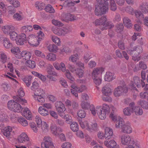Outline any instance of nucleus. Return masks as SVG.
<instances>
[{"label": "nucleus", "mask_w": 148, "mask_h": 148, "mask_svg": "<svg viewBox=\"0 0 148 148\" xmlns=\"http://www.w3.org/2000/svg\"><path fill=\"white\" fill-rule=\"evenodd\" d=\"M108 0H97V5L95 10V14L100 16L106 13L108 10Z\"/></svg>", "instance_id": "f257e3e1"}, {"label": "nucleus", "mask_w": 148, "mask_h": 148, "mask_svg": "<svg viewBox=\"0 0 148 148\" xmlns=\"http://www.w3.org/2000/svg\"><path fill=\"white\" fill-rule=\"evenodd\" d=\"M119 120L117 121L115 125L116 128H119L121 127L122 131L124 133L130 134L132 132V130L129 123L125 124L123 121V119L121 118H118Z\"/></svg>", "instance_id": "f03ea898"}, {"label": "nucleus", "mask_w": 148, "mask_h": 148, "mask_svg": "<svg viewBox=\"0 0 148 148\" xmlns=\"http://www.w3.org/2000/svg\"><path fill=\"white\" fill-rule=\"evenodd\" d=\"M34 99L40 103H42L45 101V96L43 93L44 91L41 88H38L36 89L34 91Z\"/></svg>", "instance_id": "7ed1b4c3"}, {"label": "nucleus", "mask_w": 148, "mask_h": 148, "mask_svg": "<svg viewBox=\"0 0 148 148\" xmlns=\"http://www.w3.org/2000/svg\"><path fill=\"white\" fill-rule=\"evenodd\" d=\"M25 93L22 88H20L18 91V97L14 96V99L15 101H17L19 103L21 104H23L27 102V101L25 99L21 98L24 95Z\"/></svg>", "instance_id": "20e7f679"}, {"label": "nucleus", "mask_w": 148, "mask_h": 148, "mask_svg": "<svg viewBox=\"0 0 148 148\" xmlns=\"http://www.w3.org/2000/svg\"><path fill=\"white\" fill-rule=\"evenodd\" d=\"M121 142L122 145H128L129 144L134 145L135 143L134 139L128 135L124 134L121 136Z\"/></svg>", "instance_id": "39448f33"}, {"label": "nucleus", "mask_w": 148, "mask_h": 148, "mask_svg": "<svg viewBox=\"0 0 148 148\" xmlns=\"http://www.w3.org/2000/svg\"><path fill=\"white\" fill-rule=\"evenodd\" d=\"M42 148H54L51 138L49 136H45L43 139V142L41 144Z\"/></svg>", "instance_id": "423d86ee"}, {"label": "nucleus", "mask_w": 148, "mask_h": 148, "mask_svg": "<svg viewBox=\"0 0 148 148\" xmlns=\"http://www.w3.org/2000/svg\"><path fill=\"white\" fill-rule=\"evenodd\" d=\"M127 88L125 85L118 86L114 89V94L115 97H118L124 93H127Z\"/></svg>", "instance_id": "0eeeda50"}, {"label": "nucleus", "mask_w": 148, "mask_h": 148, "mask_svg": "<svg viewBox=\"0 0 148 148\" xmlns=\"http://www.w3.org/2000/svg\"><path fill=\"white\" fill-rule=\"evenodd\" d=\"M10 119L13 122H15V120H17L18 122L23 126H26L28 125V123L26 119L22 117L18 118L16 116V114H11Z\"/></svg>", "instance_id": "6e6552de"}, {"label": "nucleus", "mask_w": 148, "mask_h": 148, "mask_svg": "<svg viewBox=\"0 0 148 148\" xmlns=\"http://www.w3.org/2000/svg\"><path fill=\"white\" fill-rule=\"evenodd\" d=\"M134 82L135 84L132 82L130 84V87L131 90H136L138 91V90L136 88L135 85L138 88L140 87V81L139 77L138 76H135L133 78Z\"/></svg>", "instance_id": "1a4fd4ad"}, {"label": "nucleus", "mask_w": 148, "mask_h": 148, "mask_svg": "<svg viewBox=\"0 0 148 148\" xmlns=\"http://www.w3.org/2000/svg\"><path fill=\"white\" fill-rule=\"evenodd\" d=\"M55 105L58 114L61 116L66 110L64 104L60 101H58L56 102Z\"/></svg>", "instance_id": "9d476101"}, {"label": "nucleus", "mask_w": 148, "mask_h": 148, "mask_svg": "<svg viewBox=\"0 0 148 148\" xmlns=\"http://www.w3.org/2000/svg\"><path fill=\"white\" fill-rule=\"evenodd\" d=\"M27 41L29 45L33 46H36L39 43V40H38V39L33 34L29 36Z\"/></svg>", "instance_id": "9b49d317"}, {"label": "nucleus", "mask_w": 148, "mask_h": 148, "mask_svg": "<svg viewBox=\"0 0 148 148\" xmlns=\"http://www.w3.org/2000/svg\"><path fill=\"white\" fill-rule=\"evenodd\" d=\"M52 31L54 34L59 36H64L69 32V30L66 28L62 29L57 27L53 28Z\"/></svg>", "instance_id": "f8f14e48"}, {"label": "nucleus", "mask_w": 148, "mask_h": 148, "mask_svg": "<svg viewBox=\"0 0 148 148\" xmlns=\"http://www.w3.org/2000/svg\"><path fill=\"white\" fill-rule=\"evenodd\" d=\"M102 110L101 106H97L96 107V112L99 118L103 120L106 117V114L107 113Z\"/></svg>", "instance_id": "ddd939ff"}, {"label": "nucleus", "mask_w": 148, "mask_h": 148, "mask_svg": "<svg viewBox=\"0 0 148 148\" xmlns=\"http://www.w3.org/2000/svg\"><path fill=\"white\" fill-rule=\"evenodd\" d=\"M111 86L109 84L105 85L102 89V93L106 96H109L112 93Z\"/></svg>", "instance_id": "4468645a"}, {"label": "nucleus", "mask_w": 148, "mask_h": 148, "mask_svg": "<svg viewBox=\"0 0 148 148\" xmlns=\"http://www.w3.org/2000/svg\"><path fill=\"white\" fill-rule=\"evenodd\" d=\"M18 140L19 143H25L29 140V138L26 133L23 132L18 136Z\"/></svg>", "instance_id": "2eb2a0df"}, {"label": "nucleus", "mask_w": 148, "mask_h": 148, "mask_svg": "<svg viewBox=\"0 0 148 148\" xmlns=\"http://www.w3.org/2000/svg\"><path fill=\"white\" fill-rule=\"evenodd\" d=\"M115 78L114 74L110 71L106 72L104 76L105 80L108 82L111 81Z\"/></svg>", "instance_id": "dca6fc26"}, {"label": "nucleus", "mask_w": 148, "mask_h": 148, "mask_svg": "<svg viewBox=\"0 0 148 148\" xmlns=\"http://www.w3.org/2000/svg\"><path fill=\"white\" fill-rule=\"evenodd\" d=\"M104 71V69L102 67L97 68L95 69L92 73V77H97L98 75H101Z\"/></svg>", "instance_id": "f3484780"}, {"label": "nucleus", "mask_w": 148, "mask_h": 148, "mask_svg": "<svg viewBox=\"0 0 148 148\" xmlns=\"http://www.w3.org/2000/svg\"><path fill=\"white\" fill-rule=\"evenodd\" d=\"M113 134L112 129L109 127H106L105 129L104 137L108 139L110 138Z\"/></svg>", "instance_id": "a211bd4d"}, {"label": "nucleus", "mask_w": 148, "mask_h": 148, "mask_svg": "<svg viewBox=\"0 0 148 148\" xmlns=\"http://www.w3.org/2000/svg\"><path fill=\"white\" fill-rule=\"evenodd\" d=\"M107 21L106 16H101L99 19H96L95 21V24L96 25H103Z\"/></svg>", "instance_id": "6ab92c4d"}, {"label": "nucleus", "mask_w": 148, "mask_h": 148, "mask_svg": "<svg viewBox=\"0 0 148 148\" xmlns=\"http://www.w3.org/2000/svg\"><path fill=\"white\" fill-rule=\"evenodd\" d=\"M104 143L106 147L110 148H114L117 144L116 141L113 140L105 141Z\"/></svg>", "instance_id": "aec40b11"}, {"label": "nucleus", "mask_w": 148, "mask_h": 148, "mask_svg": "<svg viewBox=\"0 0 148 148\" xmlns=\"http://www.w3.org/2000/svg\"><path fill=\"white\" fill-rule=\"evenodd\" d=\"M22 113L23 115L27 119L29 120L31 119L32 113L28 108H25Z\"/></svg>", "instance_id": "412c9836"}, {"label": "nucleus", "mask_w": 148, "mask_h": 148, "mask_svg": "<svg viewBox=\"0 0 148 148\" xmlns=\"http://www.w3.org/2000/svg\"><path fill=\"white\" fill-rule=\"evenodd\" d=\"M14 27L11 25H8L4 26L2 29L3 32L5 34H9L12 31L14 30Z\"/></svg>", "instance_id": "4be33fe9"}, {"label": "nucleus", "mask_w": 148, "mask_h": 148, "mask_svg": "<svg viewBox=\"0 0 148 148\" xmlns=\"http://www.w3.org/2000/svg\"><path fill=\"white\" fill-rule=\"evenodd\" d=\"M12 130V128L11 127L9 126H7L5 127L2 130L3 134L7 137L8 138L10 136V132Z\"/></svg>", "instance_id": "5701e85b"}, {"label": "nucleus", "mask_w": 148, "mask_h": 148, "mask_svg": "<svg viewBox=\"0 0 148 148\" xmlns=\"http://www.w3.org/2000/svg\"><path fill=\"white\" fill-rule=\"evenodd\" d=\"M80 2L79 0H78L76 1H72L67 0L64 2L63 5L65 7H70L74 6L76 4Z\"/></svg>", "instance_id": "b1692460"}, {"label": "nucleus", "mask_w": 148, "mask_h": 148, "mask_svg": "<svg viewBox=\"0 0 148 148\" xmlns=\"http://www.w3.org/2000/svg\"><path fill=\"white\" fill-rule=\"evenodd\" d=\"M22 58L25 60H29L31 57V53L26 51H23L20 53Z\"/></svg>", "instance_id": "393cba45"}, {"label": "nucleus", "mask_w": 148, "mask_h": 148, "mask_svg": "<svg viewBox=\"0 0 148 148\" xmlns=\"http://www.w3.org/2000/svg\"><path fill=\"white\" fill-rule=\"evenodd\" d=\"M114 27L113 24L110 22H107L104 23L100 27V29L102 30L106 29H111Z\"/></svg>", "instance_id": "a878e982"}, {"label": "nucleus", "mask_w": 148, "mask_h": 148, "mask_svg": "<svg viewBox=\"0 0 148 148\" xmlns=\"http://www.w3.org/2000/svg\"><path fill=\"white\" fill-rule=\"evenodd\" d=\"M33 29L32 26L31 25L24 26L22 27L21 28V31L26 34H28Z\"/></svg>", "instance_id": "bb28decb"}, {"label": "nucleus", "mask_w": 148, "mask_h": 148, "mask_svg": "<svg viewBox=\"0 0 148 148\" xmlns=\"http://www.w3.org/2000/svg\"><path fill=\"white\" fill-rule=\"evenodd\" d=\"M140 8L143 13L146 14L148 13V3H142L140 5Z\"/></svg>", "instance_id": "cd10ccee"}, {"label": "nucleus", "mask_w": 148, "mask_h": 148, "mask_svg": "<svg viewBox=\"0 0 148 148\" xmlns=\"http://www.w3.org/2000/svg\"><path fill=\"white\" fill-rule=\"evenodd\" d=\"M3 44L4 47L6 48H11L13 46L12 43L9 39L7 38H5L3 40Z\"/></svg>", "instance_id": "c85d7f7f"}, {"label": "nucleus", "mask_w": 148, "mask_h": 148, "mask_svg": "<svg viewBox=\"0 0 148 148\" xmlns=\"http://www.w3.org/2000/svg\"><path fill=\"white\" fill-rule=\"evenodd\" d=\"M112 111L111 114L110 115V117L112 120L114 121H116L117 119V116L115 114L116 112V108L113 106L111 108Z\"/></svg>", "instance_id": "c756f323"}, {"label": "nucleus", "mask_w": 148, "mask_h": 148, "mask_svg": "<svg viewBox=\"0 0 148 148\" xmlns=\"http://www.w3.org/2000/svg\"><path fill=\"white\" fill-rule=\"evenodd\" d=\"M123 23L125 26L127 28L132 27V24L130 19L127 17H125L123 19Z\"/></svg>", "instance_id": "7c9ffc66"}, {"label": "nucleus", "mask_w": 148, "mask_h": 148, "mask_svg": "<svg viewBox=\"0 0 148 148\" xmlns=\"http://www.w3.org/2000/svg\"><path fill=\"white\" fill-rule=\"evenodd\" d=\"M17 101L16 102L14 106V108L13 109V111L15 112H21L23 108L18 103H17Z\"/></svg>", "instance_id": "2f4dec72"}, {"label": "nucleus", "mask_w": 148, "mask_h": 148, "mask_svg": "<svg viewBox=\"0 0 148 148\" xmlns=\"http://www.w3.org/2000/svg\"><path fill=\"white\" fill-rule=\"evenodd\" d=\"M89 126L88 131L90 132L97 130L98 127L97 123H92Z\"/></svg>", "instance_id": "473e14b6"}, {"label": "nucleus", "mask_w": 148, "mask_h": 148, "mask_svg": "<svg viewBox=\"0 0 148 148\" xmlns=\"http://www.w3.org/2000/svg\"><path fill=\"white\" fill-rule=\"evenodd\" d=\"M39 112L42 115L44 116H46L49 114L48 111L43 108V107L40 106L38 108Z\"/></svg>", "instance_id": "72a5a7b5"}, {"label": "nucleus", "mask_w": 148, "mask_h": 148, "mask_svg": "<svg viewBox=\"0 0 148 148\" xmlns=\"http://www.w3.org/2000/svg\"><path fill=\"white\" fill-rule=\"evenodd\" d=\"M71 87L73 89H71V92L72 94L76 97H78V95L77 93V90H79V88L76 86L75 85H72Z\"/></svg>", "instance_id": "f704fd0d"}, {"label": "nucleus", "mask_w": 148, "mask_h": 148, "mask_svg": "<svg viewBox=\"0 0 148 148\" xmlns=\"http://www.w3.org/2000/svg\"><path fill=\"white\" fill-rule=\"evenodd\" d=\"M10 4H12L13 7L17 8L20 6V3L18 0H7Z\"/></svg>", "instance_id": "c9c22d12"}, {"label": "nucleus", "mask_w": 148, "mask_h": 148, "mask_svg": "<svg viewBox=\"0 0 148 148\" xmlns=\"http://www.w3.org/2000/svg\"><path fill=\"white\" fill-rule=\"evenodd\" d=\"M32 73L35 76L38 77L40 79L43 81H44L46 80V77H45L40 73H39L35 71L33 72Z\"/></svg>", "instance_id": "e433bc0d"}, {"label": "nucleus", "mask_w": 148, "mask_h": 148, "mask_svg": "<svg viewBox=\"0 0 148 148\" xmlns=\"http://www.w3.org/2000/svg\"><path fill=\"white\" fill-rule=\"evenodd\" d=\"M45 10L47 12L50 13H54L55 12L53 8L50 4L47 5L46 6Z\"/></svg>", "instance_id": "4c0bfd02"}, {"label": "nucleus", "mask_w": 148, "mask_h": 148, "mask_svg": "<svg viewBox=\"0 0 148 148\" xmlns=\"http://www.w3.org/2000/svg\"><path fill=\"white\" fill-rule=\"evenodd\" d=\"M25 64L27 66L32 69H33L36 66L35 62L30 60H27Z\"/></svg>", "instance_id": "58836bf2"}, {"label": "nucleus", "mask_w": 148, "mask_h": 148, "mask_svg": "<svg viewBox=\"0 0 148 148\" xmlns=\"http://www.w3.org/2000/svg\"><path fill=\"white\" fill-rule=\"evenodd\" d=\"M47 48L50 51L56 53L58 50L57 47L54 44L50 45Z\"/></svg>", "instance_id": "ea45409f"}, {"label": "nucleus", "mask_w": 148, "mask_h": 148, "mask_svg": "<svg viewBox=\"0 0 148 148\" xmlns=\"http://www.w3.org/2000/svg\"><path fill=\"white\" fill-rule=\"evenodd\" d=\"M137 51L138 55L141 53L143 51V49L141 46H139L138 47H134L133 48H130V51L133 52L134 51Z\"/></svg>", "instance_id": "a19ab883"}, {"label": "nucleus", "mask_w": 148, "mask_h": 148, "mask_svg": "<svg viewBox=\"0 0 148 148\" xmlns=\"http://www.w3.org/2000/svg\"><path fill=\"white\" fill-rule=\"evenodd\" d=\"M46 58L49 60L53 61L56 60V56L54 53H49L47 56Z\"/></svg>", "instance_id": "79ce46f5"}, {"label": "nucleus", "mask_w": 148, "mask_h": 148, "mask_svg": "<svg viewBox=\"0 0 148 148\" xmlns=\"http://www.w3.org/2000/svg\"><path fill=\"white\" fill-rule=\"evenodd\" d=\"M136 115H141L143 113V111L141 108L138 106L135 107V109L133 110Z\"/></svg>", "instance_id": "37998d69"}, {"label": "nucleus", "mask_w": 148, "mask_h": 148, "mask_svg": "<svg viewBox=\"0 0 148 148\" xmlns=\"http://www.w3.org/2000/svg\"><path fill=\"white\" fill-rule=\"evenodd\" d=\"M71 130L73 132H77L78 130V125L76 123L73 122L70 125Z\"/></svg>", "instance_id": "c03bdc74"}, {"label": "nucleus", "mask_w": 148, "mask_h": 148, "mask_svg": "<svg viewBox=\"0 0 148 148\" xmlns=\"http://www.w3.org/2000/svg\"><path fill=\"white\" fill-rule=\"evenodd\" d=\"M138 104L142 108L146 109H148V103L146 101L140 100L138 102Z\"/></svg>", "instance_id": "a18cd8bd"}, {"label": "nucleus", "mask_w": 148, "mask_h": 148, "mask_svg": "<svg viewBox=\"0 0 148 148\" xmlns=\"http://www.w3.org/2000/svg\"><path fill=\"white\" fill-rule=\"evenodd\" d=\"M79 123L81 127L82 128H84L88 130L89 125L87 121H85L83 122L82 121H80Z\"/></svg>", "instance_id": "49530a36"}, {"label": "nucleus", "mask_w": 148, "mask_h": 148, "mask_svg": "<svg viewBox=\"0 0 148 148\" xmlns=\"http://www.w3.org/2000/svg\"><path fill=\"white\" fill-rule=\"evenodd\" d=\"M78 59V55L76 53L71 55L69 58V60L73 62H75Z\"/></svg>", "instance_id": "de8ad7c7"}, {"label": "nucleus", "mask_w": 148, "mask_h": 148, "mask_svg": "<svg viewBox=\"0 0 148 148\" xmlns=\"http://www.w3.org/2000/svg\"><path fill=\"white\" fill-rule=\"evenodd\" d=\"M44 4L41 1H36L35 3L36 7L39 10H42L43 8Z\"/></svg>", "instance_id": "09e8293b"}, {"label": "nucleus", "mask_w": 148, "mask_h": 148, "mask_svg": "<svg viewBox=\"0 0 148 148\" xmlns=\"http://www.w3.org/2000/svg\"><path fill=\"white\" fill-rule=\"evenodd\" d=\"M51 38L53 42L58 45H60L61 41L60 38L55 36H51Z\"/></svg>", "instance_id": "8fccbe9b"}, {"label": "nucleus", "mask_w": 148, "mask_h": 148, "mask_svg": "<svg viewBox=\"0 0 148 148\" xmlns=\"http://www.w3.org/2000/svg\"><path fill=\"white\" fill-rule=\"evenodd\" d=\"M8 116L1 112L0 113V121L3 122H5L8 119Z\"/></svg>", "instance_id": "3c124183"}, {"label": "nucleus", "mask_w": 148, "mask_h": 148, "mask_svg": "<svg viewBox=\"0 0 148 148\" xmlns=\"http://www.w3.org/2000/svg\"><path fill=\"white\" fill-rule=\"evenodd\" d=\"M65 74L66 77L69 79L72 82L74 81V78L71 75V74L69 70L67 69L66 70Z\"/></svg>", "instance_id": "603ef678"}, {"label": "nucleus", "mask_w": 148, "mask_h": 148, "mask_svg": "<svg viewBox=\"0 0 148 148\" xmlns=\"http://www.w3.org/2000/svg\"><path fill=\"white\" fill-rule=\"evenodd\" d=\"M95 84L97 86H99L101 83L102 79L101 77H92Z\"/></svg>", "instance_id": "864d4df0"}, {"label": "nucleus", "mask_w": 148, "mask_h": 148, "mask_svg": "<svg viewBox=\"0 0 148 148\" xmlns=\"http://www.w3.org/2000/svg\"><path fill=\"white\" fill-rule=\"evenodd\" d=\"M32 77L29 76L28 77L24 78L23 81L25 83L26 85L28 87H29L31 84V81L32 80Z\"/></svg>", "instance_id": "5fc2aeb1"}, {"label": "nucleus", "mask_w": 148, "mask_h": 148, "mask_svg": "<svg viewBox=\"0 0 148 148\" xmlns=\"http://www.w3.org/2000/svg\"><path fill=\"white\" fill-rule=\"evenodd\" d=\"M135 16L138 20V22L141 23L140 20L143 18V14L141 11H137L135 13Z\"/></svg>", "instance_id": "6e6d98bb"}, {"label": "nucleus", "mask_w": 148, "mask_h": 148, "mask_svg": "<svg viewBox=\"0 0 148 148\" xmlns=\"http://www.w3.org/2000/svg\"><path fill=\"white\" fill-rule=\"evenodd\" d=\"M16 102L13 100H10L8 102V106L11 110L13 111Z\"/></svg>", "instance_id": "4d7b16f0"}, {"label": "nucleus", "mask_w": 148, "mask_h": 148, "mask_svg": "<svg viewBox=\"0 0 148 148\" xmlns=\"http://www.w3.org/2000/svg\"><path fill=\"white\" fill-rule=\"evenodd\" d=\"M110 9L113 11H115L116 9V6L114 0H110Z\"/></svg>", "instance_id": "13d9d810"}, {"label": "nucleus", "mask_w": 148, "mask_h": 148, "mask_svg": "<svg viewBox=\"0 0 148 148\" xmlns=\"http://www.w3.org/2000/svg\"><path fill=\"white\" fill-rule=\"evenodd\" d=\"M133 111L131 109L130 107H127L125 108L123 110V112L125 115L129 116L131 114V113Z\"/></svg>", "instance_id": "bf43d9fd"}, {"label": "nucleus", "mask_w": 148, "mask_h": 148, "mask_svg": "<svg viewBox=\"0 0 148 148\" xmlns=\"http://www.w3.org/2000/svg\"><path fill=\"white\" fill-rule=\"evenodd\" d=\"M35 121L38 127H40L42 125V120L40 117L38 115H36L35 117Z\"/></svg>", "instance_id": "052dcab7"}, {"label": "nucleus", "mask_w": 148, "mask_h": 148, "mask_svg": "<svg viewBox=\"0 0 148 148\" xmlns=\"http://www.w3.org/2000/svg\"><path fill=\"white\" fill-rule=\"evenodd\" d=\"M101 108L102 110L106 112L107 114H108L110 112V108L109 106L106 104H104L103 105V106Z\"/></svg>", "instance_id": "680f3d73"}, {"label": "nucleus", "mask_w": 148, "mask_h": 148, "mask_svg": "<svg viewBox=\"0 0 148 148\" xmlns=\"http://www.w3.org/2000/svg\"><path fill=\"white\" fill-rule=\"evenodd\" d=\"M77 116L79 117L83 118H84L86 115V113L85 112L82 110H79L77 112Z\"/></svg>", "instance_id": "e2e57ef3"}, {"label": "nucleus", "mask_w": 148, "mask_h": 148, "mask_svg": "<svg viewBox=\"0 0 148 148\" xmlns=\"http://www.w3.org/2000/svg\"><path fill=\"white\" fill-rule=\"evenodd\" d=\"M34 53L37 56L40 57L42 58H45V56L44 54L42 53L40 50H36L35 51Z\"/></svg>", "instance_id": "0e129e2a"}, {"label": "nucleus", "mask_w": 148, "mask_h": 148, "mask_svg": "<svg viewBox=\"0 0 148 148\" xmlns=\"http://www.w3.org/2000/svg\"><path fill=\"white\" fill-rule=\"evenodd\" d=\"M10 39L13 40H16L18 36L17 34L15 32H11L10 34Z\"/></svg>", "instance_id": "69168bd1"}, {"label": "nucleus", "mask_w": 148, "mask_h": 148, "mask_svg": "<svg viewBox=\"0 0 148 148\" xmlns=\"http://www.w3.org/2000/svg\"><path fill=\"white\" fill-rule=\"evenodd\" d=\"M116 30L118 33H120L123 29L124 27L123 24L122 23H119L116 26Z\"/></svg>", "instance_id": "338daca9"}, {"label": "nucleus", "mask_w": 148, "mask_h": 148, "mask_svg": "<svg viewBox=\"0 0 148 148\" xmlns=\"http://www.w3.org/2000/svg\"><path fill=\"white\" fill-rule=\"evenodd\" d=\"M13 17L14 19L17 21H20L23 18L22 14H19L16 13L13 16Z\"/></svg>", "instance_id": "774afa93"}]
</instances>
